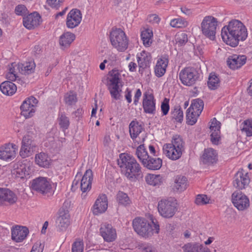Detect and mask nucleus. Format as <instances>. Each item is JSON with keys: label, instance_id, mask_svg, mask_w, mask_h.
Here are the masks:
<instances>
[{"label": "nucleus", "instance_id": "f257e3e1", "mask_svg": "<svg viewBox=\"0 0 252 252\" xmlns=\"http://www.w3.org/2000/svg\"><path fill=\"white\" fill-rule=\"evenodd\" d=\"M221 35L224 42L235 47L238 45L240 41L246 40L248 36L247 30L240 21L232 20L227 26L222 29Z\"/></svg>", "mask_w": 252, "mask_h": 252}, {"label": "nucleus", "instance_id": "f03ea898", "mask_svg": "<svg viewBox=\"0 0 252 252\" xmlns=\"http://www.w3.org/2000/svg\"><path fill=\"white\" fill-rule=\"evenodd\" d=\"M118 164L122 173L131 182H135L143 177L141 168L134 158L130 155L122 153L119 156Z\"/></svg>", "mask_w": 252, "mask_h": 252}, {"label": "nucleus", "instance_id": "7ed1b4c3", "mask_svg": "<svg viewBox=\"0 0 252 252\" xmlns=\"http://www.w3.org/2000/svg\"><path fill=\"white\" fill-rule=\"evenodd\" d=\"M132 226L134 231L143 237H151L154 233L158 234L159 230V225L153 219L150 222L144 218H136L133 220Z\"/></svg>", "mask_w": 252, "mask_h": 252}, {"label": "nucleus", "instance_id": "20e7f679", "mask_svg": "<svg viewBox=\"0 0 252 252\" xmlns=\"http://www.w3.org/2000/svg\"><path fill=\"white\" fill-rule=\"evenodd\" d=\"M218 25L217 18L211 15L205 16L201 23L203 34L212 40H215Z\"/></svg>", "mask_w": 252, "mask_h": 252}, {"label": "nucleus", "instance_id": "39448f33", "mask_svg": "<svg viewBox=\"0 0 252 252\" xmlns=\"http://www.w3.org/2000/svg\"><path fill=\"white\" fill-rule=\"evenodd\" d=\"M32 189L43 195L49 197L54 193V190L50 180L46 177H39L33 179Z\"/></svg>", "mask_w": 252, "mask_h": 252}, {"label": "nucleus", "instance_id": "423d86ee", "mask_svg": "<svg viewBox=\"0 0 252 252\" xmlns=\"http://www.w3.org/2000/svg\"><path fill=\"white\" fill-rule=\"evenodd\" d=\"M110 38L112 46L118 51H125L128 47V40L124 31L116 29L110 32Z\"/></svg>", "mask_w": 252, "mask_h": 252}, {"label": "nucleus", "instance_id": "0eeeda50", "mask_svg": "<svg viewBox=\"0 0 252 252\" xmlns=\"http://www.w3.org/2000/svg\"><path fill=\"white\" fill-rule=\"evenodd\" d=\"M179 77L182 83L187 86L195 84L199 77L198 73L193 67H185L179 73Z\"/></svg>", "mask_w": 252, "mask_h": 252}, {"label": "nucleus", "instance_id": "6e6552de", "mask_svg": "<svg viewBox=\"0 0 252 252\" xmlns=\"http://www.w3.org/2000/svg\"><path fill=\"white\" fill-rule=\"evenodd\" d=\"M177 210L174 202L168 200H161L158 203V211L162 217L166 218L172 217Z\"/></svg>", "mask_w": 252, "mask_h": 252}, {"label": "nucleus", "instance_id": "1a4fd4ad", "mask_svg": "<svg viewBox=\"0 0 252 252\" xmlns=\"http://www.w3.org/2000/svg\"><path fill=\"white\" fill-rule=\"evenodd\" d=\"M36 147V144L32 136L28 133L23 138L20 155L23 158L28 157L32 155Z\"/></svg>", "mask_w": 252, "mask_h": 252}, {"label": "nucleus", "instance_id": "9d476101", "mask_svg": "<svg viewBox=\"0 0 252 252\" xmlns=\"http://www.w3.org/2000/svg\"><path fill=\"white\" fill-rule=\"evenodd\" d=\"M37 102L36 98L32 96L26 98L20 107L21 115L26 119L32 117L35 112Z\"/></svg>", "mask_w": 252, "mask_h": 252}, {"label": "nucleus", "instance_id": "9b49d317", "mask_svg": "<svg viewBox=\"0 0 252 252\" xmlns=\"http://www.w3.org/2000/svg\"><path fill=\"white\" fill-rule=\"evenodd\" d=\"M232 202L239 210H244L250 205L249 198L240 191H236L232 193Z\"/></svg>", "mask_w": 252, "mask_h": 252}, {"label": "nucleus", "instance_id": "f8f14e48", "mask_svg": "<svg viewBox=\"0 0 252 252\" xmlns=\"http://www.w3.org/2000/svg\"><path fill=\"white\" fill-rule=\"evenodd\" d=\"M142 106L145 113L152 115L156 114V99L152 94L147 92L144 94Z\"/></svg>", "mask_w": 252, "mask_h": 252}, {"label": "nucleus", "instance_id": "ddd939ff", "mask_svg": "<svg viewBox=\"0 0 252 252\" xmlns=\"http://www.w3.org/2000/svg\"><path fill=\"white\" fill-rule=\"evenodd\" d=\"M218 154L212 148L205 149L200 157V161L204 165H214L218 161Z\"/></svg>", "mask_w": 252, "mask_h": 252}, {"label": "nucleus", "instance_id": "4468645a", "mask_svg": "<svg viewBox=\"0 0 252 252\" xmlns=\"http://www.w3.org/2000/svg\"><path fill=\"white\" fill-rule=\"evenodd\" d=\"M82 20V14L78 9H73L67 16L66 25L68 28L73 29L77 27Z\"/></svg>", "mask_w": 252, "mask_h": 252}, {"label": "nucleus", "instance_id": "2eb2a0df", "mask_svg": "<svg viewBox=\"0 0 252 252\" xmlns=\"http://www.w3.org/2000/svg\"><path fill=\"white\" fill-rule=\"evenodd\" d=\"M100 233L104 240L107 242H113L117 238L116 231L110 224H102L100 228Z\"/></svg>", "mask_w": 252, "mask_h": 252}, {"label": "nucleus", "instance_id": "dca6fc26", "mask_svg": "<svg viewBox=\"0 0 252 252\" xmlns=\"http://www.w3.org/2000/svg\"><path fill=\"white\" fill-rule=\"evenodd\" d=\"M16 146L9 143L0 147V159L4 160H11L16 157Z\"/></svg>", "mask_w": 252, "mask_h": 252}, {"label": "nucleus", "instance_id": "f3484780", "mask_svg": "<svg viewBox=\"0 0 252 252\" xmlns=\"http://www.w3.org/2000/svg\"><path fill=\"white\" fill-rule=\"evenodd\" d=\"M56 222L58 230L65 231L70 224V216L68 211L64 210H60Z\"/></svg>", "mask_w": 252, "mask_h": 252}, {"label": "nucleus", "instance_id": "a211bd4d", "mask_svg": "<svg viewBox=\"0 0 252 252\" xmlns=\"http://www.w3.org/2000/svg\"><path fill=\"white\" fill-rule=\"evenodd\" d=\"M250 181V179L248 173H244L242 171H238L234 177L233 184L236 188L242 189L249 185Z\"/></svg>", "mask_w": 252, "mask_h": 252}, {"label": "nucleus", "instance_id": "6ab92c4d", "mask_svg": "<svg viewBox=\"0 0 252 252\" xmlns=\"http://www.w3.org/2000/svg\"><path fill=\"white\" fill-rule=\"evenodd\" d=\"M93 181V172L90 169L87 170L80 182V187L82 191V197L85 198V192L89 191L92 187Z\"/></svg>", "mask_w": 252, "mask_h": 252}, {"label": "nucleus", "instance_id": "aec40b11", "mask_svg": "<svg viewBox=\"0 0 252 252\" xmlns=\"http://www.w3.org/2000/svg\"><path fill=\"white\" fill-rule=\"evenodd\" d=\"M41 22V16L36 12L23 17V25L25 28L32 30L37 27Z\"/></svg>", "mask_w": 252, "mask_h": 252}, {"label": "nucleus", "instance_id": "412c9836", "mask_svg": "<svg viewBox=\"0 0 252 252\" xmlns=\"http://www.w3.org/2000/svg\"><path fill=\"white\" fill-rule=\"evenodd\" d=\"M29 229L26 226L16 225L11 228V238L16 242L23 241L27 236Z\"/></svg>", "mask_w": 252, "mask_h": 252}, {"label": "nucleus", "instance_id": "4be33fe9", "mask_svg": "<svg viewBox=\"0 0 252 252\" xmlns=\"http://www.w3.org/2000/svg\"><path fill=\"white\" fill-rule=\"evenodd\" d=\"M247 57L245 55H237L233 54L230 56L227 59V64L232 69L240 68L246 63Z\"/></svg>", "mask_w": 252, "mask_h": 252}, {"label": "nucleus", "instance_id": "5701e85b", "mask_svg": "<svg viewBox=\"0 0 252 252\" xmlns=\"http://www.w3.org/2000/svg\"><path fill=\"white\" fill-rule=\"evenodd\" d=\"M11 172L16 177L23 179L30 175V167L25 163L18 162L13 165Z\"/></svg>", "mask_w": 252, "mask_h": 252}, {"label": "nucleus", "instance_id": "b1692460", "mask_svg": "<svg viewBox=\"0 0 252 252\" xmlns=\"http://www.w3.org/2000/svg\"><path fill=\"white\" fill-rule=\"evenodd\" d=\"M108 207L107 197L105 194L100 195L93 206V213L95 215L103 213Z\"/></svg>", "mask_w": 252, "mask_h": 252}, {"label": "nucleus", "instance_id": "393cba45", "mask_svg": "<svg viewBox=\"0 0 252 252\" xmlns=\"http://www.w3.org/2000/svg\"><path fill=\"white\" fill-rule=\"evenodd\" d=\"M13 66L15 67L16 71L18 70L21 74L29 75L34 72L35 63L33 61L26 62L24 63H19L17 64L12 63Z\"/></svg>", "mask_w": 252, "mask_h": 252}, {"label": "nucleus", "instance_id": "a878e982", "mask_svg": "<svg viewBox=\"0 0 252 252\" xmlns=\"http://www.w3.org/2000/svg\"><path fill=\"white\" fill-rule=\"evenodd\" d=\"M220 125V123L217 121L216 118L212 120L210 129L212 132L211 140L213 143L216 144L219 140Z\"/></svg>", "mask_w": 252, "mask_h": 252}, {"label": "nucleus", "instance_id": "bb28decb", "mask_svg": "<svg viewBox=\"0 0 252 252\" xmlns=\"http://www.w3.org/2000/svg\"><path fill=\"white\" fill-rule=\"evenodd\" d=\"M163 153L169 158L175 160L178 159L182 155L183 152L172 147L170 144H165L163 147Z\"/></svg>", "mask_w": 252, "mask_h": 252}, {"label": "nucleus", "instance_id": "cd10ccee", "mask_svg": "<svg viewBox=\"0 0 252 252\" xmlns=\"http://www.w3.org/2000/svg\"><path fill=\"white\" fill-rule=\"evenodd\" d=\"M183 249L185 252H211L207 247L196 243H189L184 245Z\"/></svg>", "mask_w": 252, "mask_h": 252}, {"label": "nucleus", "instance_id": "c85d7f7f", "mask_svg": "<svg viewBox=\"0 0 252 252\" xmlns=\"http://www.w3.org/2000/svg\"><path fill=\"white\" fill-rule=\"evenodd\" d=\"M16 200L17 197L13 191L8 189L0 188V203L5 201L13 204Z\"/></svg>", "mask_w": 252, "mask_h": 252}, {"label": "nucleus", "instance_id": "c756f323", "mask_svg": "<svg viewBox=\"0 0 252 252\" xmlns=\"http://www.w3.org/2000/svg\"><path fill=\"white\" fill-rule=\"evenodd\" d=\"M13 81H6L0 85V90L1 92L7 95H12L16 92L17 86Z\"/></svg>", "mask_w": 252, "mask_h": 252}, {"label": "nucleus", "instance_id": "7c9ffc66", "mask_svg": "<svg viewBox=\"0 0 252 252\" xmlns=\"http://www.w3.org/2000/svg\"><path fill=\"white\" fill-rule=\"evenodd\" d=\"M141 124L137 120H133L129 125V132L130 137L133 140L136 139L143 130Z\"/></svg>", "mask_w": 252, "mask_h": 252}, {"label": "nucleus", "instance_id": "2f4dec72", "mask_svg": "<svg viewBox=\"0 0 252 252\" xmlns=\"http://www.w3.org/2000/svg\"><path fill=\"white\" fill-rule=\"evenodd\" d=\"M162 161L158 158H152L149 157L146 162H144L143 166L148 169L158 170L162 166Z\"/></svg>", "mask_w": 252, "mask_h": 252}, {"label": "nucleus", "instance_id": "473e14b6", "mask_svg": "<svg viewBox=\"0 0 252 252\" xmlns=\"http://www.w3.org/2000/svg\"><path fill=\"white\" fill-rule=\"evenodd\" d=\"M35 162L39 166L47 168L50 163V158L45 153L41 152L36 154L35 156Z\"/></svg>", "mask_w": 252, "mask_h": 252}, {"label": "nucleus", "instance_id": "72a5a7b5", "mask_svg": "<svg viewBox=\"0 0 252 252\" xmlns=\"http://www.w3.org/2000/svg\"><path fill=\"white\" fill-rule=\"evenodd\" d=\"M6 76L8 80L15 81L16 85H20L21 86H25V82L18 76L16 68L13 66V64H11Z\"/></svg>", "mask_w": 252, "mask_h": 252}, {"label": "nucleus", "instance_id": "f704fd0d", "mask_svg": "<svg viewBox=\"0 0 252 252\" xmlns=\"http://www.w3.org/2000/svg\"><path fill=\"white\" fill-rule=\"evenodd\" d=\"M187 179L185 176H177L174 181L173 189L174 191L181 192L187 189Z\"/></svg>", "mask_w": 252, "mask_h": 252}, {"label": "nucleus", "instance_id": "c9c22d12", "mask_svg": "<svg viewBox=\"0 0 252 252\" xmlns=\"http://www.w3.org/2000/svg\"><path fill=\"white\" fill-rule=\"evenodd\" d=\"M120 74L117 70H112L109 72V77L108 78V87L119 86L120 81Z\"/></svg>", "mask_w": 252, "mask_h": 252}, {"label": "nucleus", "instance_id": "e433bc0d", "mask_svg": "<svg viewBox=\"0 0 252 252\" xmlns=\"http://www.w3.org/2000/svg\"><path fill=\"white\" fill-rule=\"evenodd\" d=\"M204 107V102L202 100L199 98L193 99L191 105L188 108L189 111H194L196 113L197 116H199L201 113Z\"/></svg>", "mask_w": 252, "mask_h": 252}, {"label": "nucleus", "instance_id": "4c0bfd02", "mask_svg": "<svg viewBox=\"0 0 252 252\" xmlns=\"http://www.w3.org/2000/svg\"><path fill=\"white\" fill-rule=\"evenodd\" d=\"M163 176L159 174H149L146 177L147 183L154 186L160 185L163 183Z\"/></svg>", "mask_w": 252, "mask_h": 252}, {"label": "nucleus", "instance_id": "58836bf2", "mask_svg": "<svg viewBox=\"0 0 252 252\" xmlns=\"http://www.w3.org/2000/svg\"><path fill=\"white\" fill-rule=\"evenodd\" d=\"M75 38V36L74 34L70 32H64L60 37V44L62 46H68Z\"/></svg>", "mask_w": 252, "mask_h": 252}, {"label": "nucleus", "instance_id": "ea45409f", "mask_svg": "<svg viewBox=\"0 0 252 252\" xmlns=\"http://www.w3.org/2000/svg\"><path fill=\"white\" fill-rule=\"evenodd\" d=\"M151 56L145 51L141 53V57L137 56V62L140 68L143 69L149 66L151 61Z\"/></svg>", "mask_w": 252, "mask_h": 252}, {"label": "nucleus", "instance_id": "a19ab883", "mask_svg": "<svg viewBox=\"0 0 252 252\" xmlns=\"http://www.w3.org/2000/svg\"><path fill=\"white\" fill-rule=\"evenodd\" d=\"M116 199L119 205L125 207L129 206L131 203V201L127 194L121 191L118 192Z\"/></svg>", "mask_w": 252, "mask_h": 252}, {"label": "nucleus", "instance_id": "79ce46f5", "mask_svg": "<svg viewBox=\"0 0 252 252\" xmlns=\"http://www.w3.org/2000/svg\"><path fill=\"white\" fill-rule=\"evenodd\" d=\"M136 155L143 165L150 157L144 145H140L137 148Z\"/></svg>", "mask_w": 252, "mask_h": 252}, {"label": "nucleus", "instance_id": "37998d69", "mask_svg": "<svg viewBox=\"0 0 252 252\" xmlns=\"http://www.w3.org/2000/svg\"><path fill=\"white\" fill-rule=\"evenodd\" d=\"M172 147L180 150L183 152L184 151L185 142L183 138L179 135H175L173 137L171 143H168Z\"/></svg>", "mask_w": 252, "mask_h": 252}, {"label": "nucleus", "instance_id": "c03bdc74", "mask_svg": "<svg viewBox=\"0 0 252 252\" xmlns=\"http://www.w3.org/2000/svg\"><path fill=\"white\" fill-rule=\"evenodd\" d=\"M208 86L211 90H216L220 86V79L215 73H210L208 78Z\"/></svg>", "mask_w": 252, "mask_h": 252}, {"label": "nucleus", "instance_id": "a18cd8bd", "mask_svg": "<svg viewBox=\"0 0 252 252\" xmlns=\"http://www.w3.org/2000/svg\"><path fill=\"white\" fill-rule=\"evenodd\" d=\"M153 36V32L150 30H146L141 32V38L143 44L147 47L150 46L152 43L151 38Z\"/></svg>", "mask_w": 252, "mask_h": 252}, {"label": "nucleus", "instance_id": "49530a36", "mask_svg": "<svg viewBox=\"0 0 252 252\" xmlns=\"http://www.w3.org/2000/svg\"><path fill=\"white\" fill-rule=\"evenodd\" d=\"M64 100L66 104L71 106L77 102L76 94L73 91H70L65 94Z\"/></svg>", "mask_w": 252, "mask_h": 252}, {"label": "nucleus", "instance_id": "de8ad7c7", "mask_svg": "<svg viewBox=\"0 0 252 252\" xmlns=\"http://www.w3.org/2000/svg\"><path fill=\"white\" fill-rule=\"evenodd\" d=\"M58 122L60 127L63 130L67 129L68 128L70 124L69 120L64 113H61L59 114Z\"/></svg>", "mask_w": 252, "mask_h": 252}, {"label": "nucleus", "instance_id": "09e8293b", "mask_svg": "<svg viewBox=\"0 0 252 252\" xmlns=\"http://www.w3.org/2000/svg\"><path fill=\"white\" fill-rule=\"evenodd\" d=\"M175 40L176 44L182 46L188 41V35L185 32H179L176 35Z\"/></svg>", "mask_w": 252, "mask_h": 252}, {"label": "nucleus", "instance_id": "8fccbe9b", "mask_svg": "<svg viewBox=\"0 0 252 252\" xmlns=\"http://www.w3.org/2000/svg\"><path fill=\"white\" fill-rule=\"evenodd\" d=\"M196 112L193 111H189V109H187L186 112L187 123L189 125H193L197 121V118L199 116H197Z\"/></svg>", "mask_w": 252, "mask_h": 252}, {"label": "nucleus", "instance_id": "3c124183", "mask_svg": "<svg viewBox=\"0 0 252 252\" xmlns=\"http://www.w3.org/2000/svg\"><path fill=\"white\" fill-rule=\"evenodd\" d=\"M243 125L242 131L245 132L247 136H252V121L247 120L243 122Z\"/></svg>", "mask_w": 252, "mask_h": 252}, {"label": "nucleus", "instance_id": "603ef678", "mask_svg": "<svg viewBox=\"0 0 252 252\" xmlns=\"http://www.w3.org/2000/svg\"><path fill=\"white\" fill-rule=\"evenodd\" d=\"M173 118L175 119L177 122H181L183 119V112L181 108L179 106L174 108L172 112Z\"/></svg>", "mask_w": 252, "mask_h": 252}, {"label": "nucleus", "instance_id": "864d4df0", "mask_svg": "<svg viewBox=\"0 0 252 252\" xmlns=\"http://www.w3.org/2000/svg\"><path fill=\"white\" fill-rule=\"evenodd\" d=\"M111 96L115 99L118 100L120 98V92L122 91L119 86L108 87Z\"/></svg>", "mask_w": 252, "mask_h": 252}, {"label": "nucleus", "instance_id": "5fc2aeb1", "mask_svg": "<svg viewBox=\"0 0 252 252\" xmlns=\"http://www.w3.org/2000/svg\"><path fill=\"white\" fill-rule=\"evenodd\" d=\"M210 200L206 195L198 194L196 197L195 202L197 205H204L209 203Z\"/></svg>", "mask_w": 252, "mask_h": 252}, {"label": "nucleus", "instance_id": "6e6d98bb", "mask_svg": "<svg viewBox=\"0 0 252 252\" xmlns=\"http://www.w3.org/2000/svg\"><path fill=\"white\" fill-rule=\"evenodd\" d=\"M84 243L83 241H76L72 245V252H83Z\"/></svg>", "mask_w": 252, "mask_h": 252}, {"label": "nucleus", "instance_id": "4d7b16f0", "mask_svg": "<svg viewBox=\"0 0 252 252\" xmlns=\"http://www.w3.org/2000/svg\"><path fill=\"white\" fill-rule=\"evenodd\" d=\"M15 12L18 15L23 16L27 14L28 9L24 5L19 4L16 6Z\"/></svg>", "mask_w": 252, "mask_h": 252}, {"label": "nucleus", "instance_id": "13d9d810", "mask_svg": "<svg viewBox=\"0 0 252 252\" xmlns=\"http://www.w3.org/2000/svg\"><path fill=\"white\" fill-rule=\"evenodd\" d=\"M168 56L167 55H164L158 60L157 64L158 65H160L161 66H163V67H167L168 64Z\"/></svg>", "mask_w": 252, "mask_h": 252}, {"label": "nucleus", "instance_id": "bf43d9fd", "mask_svg": "<svg viewBox=\"0 0 252 252\" xmlns=\"http://www.w3.org/2000/svg\"><path fill=\"white\" fill-rule=\"evenodd\" d=\"M166 67H163V66H161L160 65L156 64L155 72L156 76L158 77H160L162 76L166 72Z\"/></svg>", "mask_w": 252, "mask_h": 252}, {"label": "nucleus", "instance_id": "052dcab7", "mask_svg": "<svg viewBox=\"0 0 252 252\" xmlns=\"http://www.w3.org/2000/svg\"><path fill=\"white\" fill-rule=\"evenodd\" d=\"M161 110L163 115H166L168 114L169 110V101L166 98H165L164 101L161 104Z\"/></svg>", "mask_w": 252, "mask_h": 252}, {"label": "nucleus", "instance_id": "680f3d73", "mask_svg": "<svg viewBox=\"0 0 252 252\" xmlns=\"http://www.w3.org/2000/svg\"><path fill=\"white\" fill-rule=\"evenodd\" d=\"M170 25L173 27L181 28L185 26V22L180 19H173L170 22Z\"/></svg>", "mask_w": 252, "mask_h": 252}, {"label": "nucleus", "instance_id": "e2e57ef3", "mask_svg": "<svg viewBox=\"0 0 252 252\" xmlns=\"http://www.w3.org/2000/svg\"><path fill=\"white\" fill-rule=\"evenodd\" d=\"M140 252H157L155 249L151 245L144 244L139 248Z\"/></svg>", "mask_w": 252, "mask_h": 252}, {"label": "nucleus", "instance_id": "0e129e2a", "mask_svg": "<svg viewBox=\"0 0 252 252\" xmlns=\"http://www.w3.org/2000/svg\"><path fill=\"white\" fill-rule=\"evenodd\" d=\"M64 0H47V3L52 7L58 9Z\"/></svg>", "mask_w": 252, "mask_h": 252}, {"label": "nucleus", "instance_id": "69168bd1", "mask_svg": "<svg viewBox=\"0 0 252 252\" xmlns=\"http://www.w3.org/2000/svg\"><path fill=\"white\" fill-rule=\"evenodd\" d=\"M44 246L40 242H36L32 246L31 252H42Z\"/></svg>", "mask_w": 252, "mask_h": 252}, {"label": "nucleus", "instance_id": "338daca9", "mask_svg": "<svg viewBox=\"0 0 252 252\" xmlns=\"http://www.w3.org/2000/svg\"><path fill=\"white\" fill-rule=\"evenodd\" d=\"M147 20L150 23L158 24L160 21V18L156 14H152L148 16Z\"/></svg>", "mask_w": 252, "mask_h": 252}, {"label": "nucleus", "instance_id": "774afa93", "mask_svg": "<svg viewBox=\"0 0 252 252\" xmlns=\"http://www.w3.org/2000/svg\"><path fill=\"white\" fill-rule=\"evenodd\" d=\"M125 97L128 103H130L131 102L132 99H131V91H129L128 89H127L126 91Z\"/></svg>", "mask_w": 252, "mask_h": 252}]
</instances>
